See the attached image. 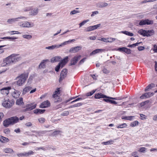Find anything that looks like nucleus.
<instances>
[{"instance_id": "obj_51", "label": "nucleus", "mask_w": 157, "mask_h": 157, "mask_svg": "<svg viewBox=\"0 0 157 157\" xmlns=\"http://www.w3.org/2000/svg\"><path fill=\"white\" fill-rule=\"evenodd\" d=\"M83 58L82 59H86L85 58H83L82 56L80 55H78L74 57L73 59H79Z\"/></svg>"}, {"instance_id": "obj_23", "label": "nucleus", "mask_w": 157, "mask_h": 157, "mask_svg": "<svg viewBox=\"0 0 157 157\" xmlns=\"http://www.w3.org/2000/svg\"><path fill=\"white\" fill-rule=\"evenodd\" d=\"M0 141L3 143H5L9 142V140L8 138L1 136H0Z\"/></svg>"}, {"instance_id": "obj_40", "label": "nucleus", "mask_w": 157, "mask_h": 157, "mask_svg": "<svg viewBox=\"0 0 157 157\" xmlns=\"http://www.w3.org/2000/svg\"><path fill=\"white\" fill-rule=\"evenodd\" d=\"M95 91L96 90H93L89 92L86 93V96H91L95 92Z\"/></svg>"}, {"instance_id": "obj_36", "label": "nucleus", "mask_w": 157, "mask_h": 157, "mask_svg": "<svg viewBox=\"0 0 157 157\" xmlns=\"http://www.w3.org/2000/svg\"><path fill=\"white\" fill-rule=\"evenodd\" d=\"M127 125L126 123H124L119 124L116 127L117 128H126Z\"/></svg>"}, {"instance_id": "obj_12", "label": "nucleus", "mask_w": 157, "mask_h": 157, "mask_svg": "<svg viewBox=\"0 0 157 157\" xmlns=\"http://www.w3.org/2000/svg\"><path fill=\"white\" fill-rule=\"evenodd\" d=\"M154 93L153 92L146 93L143 94L140 98L142 99H144L146 98H148L153 95Z\"/></svg>"}, {"instance_id": "obj_37", "label": "nucleus", "mask_w": 157, "mask_h": 157, "mask_svg": "<svg viewBox=\"0 0 157 157\" xmlns=\"http://www.w3.org/2000/svg\"><path fill=\"white\" fill-rule=\"evenodd\" d=\"M113 141L112 140H110L109 141L106 142H104L102 143V144L104 145H109L113 144Z\"/></svg>"}, {"instance_id": "obj_5", "label": "nucleus", "mask_w": 157, "mask_h": 157, "mask_svg": "<svg viewBox=\"0 0 157 157\" xmlns=\"http://www.w3.org/2000/svg\"><path fill=\"white\" fill-rule=\"evenodd\" d=\"M36 106V104L34 103H32L30 104H27L25 106L26 108L23 109L21 111L23 112H27L31 110L34 109ZM22 108H25V107H22Z\"/></svg>"}, {"instance_id": "obj_61", "label": "nucleus", "mask_w": 157, "mask_h": 157, "mask_svg": "<svg viewBox=\"0 0 157 157\" xmlns=\"http://www.w3.org/2000/svg\"><path fill=\"white\" fill-rule=\"evenodd\" d=\"M4 115L2 113H0V122L2 121V119L4 117Z\"/></svg>"}, {"instance_id": "obj_42", "label": "nucleus", "mask_w": 157, "mask_h": 157, "mask_svg": "<svg viewBox=\"0 0 157 157\" xmlns=\"http://www.w3.org/2000/svg\"><path fill=\"white\" fill-rule=\"evenodd\" d=\"M22 37L24 38L27 39H30L32 38V36L29 35H24L22 36Z\"/></svg>"}, {"instance_id": "obj_28", "label": "nucleus", "mask_w": 157, "mask_h": 157, "mask_svg": "<svg viewBox=\"0 0 157 157\" xmlns=\"http://www.w3.org/2000/svg\"><path fill=\"white\" fill-rule=\"evenodd\" d=\"M110 99L106 98L104 99L103 100L109 103L112 104H116L117 103L115 101L111 100Z\"/></svg>"}, {"instance_id": "obj_17", "label": "nucleus", "mask_w": 157, "mask_h": 157, "mask_svg": "<svg viewBox=\"0 0 157 157\" xmlns=\"http://www.w3.org/2000/svg\"><path fill=\"white\" fill-rule=\"evenodd\" d=\"M17 105L20 106H23L24 105V103L23 101V98L22 97L20 98L17 99L16 102Z\"/></svg>"}, {"instance_id": "obj_22", "label": "nucleus", "mask_w": 157, "mask_h": 157, "mask_svg": "<svg viewBox=\"0 0 157 157\" xmlns=\"http://www.w3.org/2000/svg\"><path fill=\"white\" fill-rule=\"evenodd\" d=\"M75 40V39H72L71 40H69L68 41L64 42L63 43H61L60 44L57 45L58 46H60V47L63 46L65 45H66L69 43H71L72 42H74Z\"/></svg>"}, {"instance_id": "obj_27", "label": "nucleus", "mask_w": 157, "mask_h": 157, "mask_svg": "<svg viewBox=\"0 0 157 157\" xmlns=\"http://www.w3.org/2000/svg\"><path fill=\"white\" fill-rule=\"evenodd\" d=\"M109 4L105 2H101L98 3V6L99 8H103L107 6H109Z\"/></svg>"}, {"instance_id": "obj_9", "label": "nucleus", "mask_w": 157, "mask_h": 157, "mask_svg": "<svg viewBox=\"0 0 157 157\" xmlns=\"http://www.w3.org/2000/svg\"><path fill=\"white\" fill-rule=\"evenodd\" d=\"M101 24H99L93 26H91L87 27L86 29H84L85 32H90L93 30H94L97 29L98 28L100 27Z\"/></svg>"}, {"instance_id": "obj_31", "label": "nucleus", "mask_w": 157, "mask_h": 157, "mask_svg": "<svg viewBox=\"0 0 157 157\" xmlns=\"http://www.w3.org/2000/svg\"><path fill=\"white\" fill-rule=\"evenodd\" d=\"M3 151L6 153H13V150L10 148H6L3 150Z\"/></svg>"}, {"instance_id": "obj_47", "label": "nucleus", "mask_w": 157, "mask_h": 157, "mask_svg": "<svg viewBox=\"0 0 157 157\" xmlns=\"http://www.w3.org/2000/svg\"><path fill=\"white\" fill-rule=\"evenodd\" d=\"M102 71L105 74L109 73L110 72L109 70L105 68H104L103 69Z\"/></svg>"}, {"instance_id": "obj_49", "label": "nucleus", "mask_w": 157, "mask_h": 157, "mask_svg": "<svg viewBox=\"0 0 157 157\" xmlns=\"http://www.w3.org/2000/svg\"><path fill=\"white\" fill-rule=\"evenodd\" d=\"M17 156L19 157H22L23 156H25V152L23 153H20L17 154Z\"/></svg>"}, {"instance_id": "obj_48", "label": "nucleus", "mask_w": 157, "mask_h": 157, "mask_svg": "<svg viewBox=\"0 0 157 157\" xmlns=\"http://www.w3.org/2000/svg\"><path fill=\"white\" fill-rule=\"evenodd\" d=\"M38 120L39 122L41 123H43L45 121V119L44 118L41 117L38 119Z\"/></svg>"}, {"instance_id": "obj_4", "label": "nucleus", "mask_w": 157, "mask_h": 157, "mask_svg": "<svg viewBox=\"0 0 157 157\" xmlns=\"http://www.w3.org/2000/svg\"><path fill=\"white\" fill-rule=\"evenodd\" d=\"M14 101L13 100H10L8 98L4 99V101L2 103V105L6 108H10L14 104Z\"/></svg>"}, {"instance_id": "obj_64", "label": "nucleus", "mask_w": 157, "mask_h": 157, "mask_svg": "<svg viewBox=\"0 0 157 157\" xmlns=\"http://www.w3.org/2000/svg\"><path fill=\"white\" fill-rule=\"evenodd\" d=\"M144 47L143 46H139L138 47V49L139 51H141L144 49Z\"/></svg>"}, {"instance_id": "obj_44", "label": "nucleus", "mask_w": 157, "mask_h": 157, "mask_svg": "<svg viewBox=\"0 0 157 157\" xmlns=\"http://www.w3.org/2000/svg\"><path fill=\"white\" fill-rule=\"evenodd\" d=\"M33 152L32 151H30L28 152H25V156H29V155L33 154Z\"/></svg>"}, {"instance_id": "obj_24", "label": "nucleus", "mask_w": 157, "mask_h": 157, "mask_svg": "<svg viewBox=\"0 0 157 157\" xmlns=\"http://www.w3.org/2000/svg\"><path fill=\"white\" fill-rule=\"evenodd\" d=\"M62 132V131L60 130H55L52 133H51V135L53 136H56L58 135H61V133Z\"/></svg>"}, {"instance_id": "obj_8", "label": "nucleus", "mask_w": 157, "mask_h": 157, "mask_svg": "<svg viewBox=\"0 0 157 157\" xmlns=\"http://www.w3.org/2000/svg\"><path fill=\"white\" fill-rule=\"evenodd\" d=\"M67 70L66 69H63L61 72L60 77L59 79V81L60 82L67 76Z\"/></svg>"}, {"instance_id": "obj_3", "label": "nucleus", "mask_w": 157, "mask_h": 157, "mask_svg": "<svg viewBox=\"0 0 157 157\" xmlns=\"http://www.w3.org/2000/svg\"><path fill=\"white\" fill-rule=\"evenodd\" d=\"M94 97L96 99H100L102 98H108L116 100H121L122 99V98L120 97L118 98H113L109 96H107L101 93L95 94Z\"/></svg>"}, {"instance_id": "obj_58", "label": "nucleus", "mask_w": 157, "mask_h": 157, "mask_svg": "<svg viewBox=\"0 0 157 157\" xmlns=\"http://www.w3.org/2000/svg\"><path fill=\"white\" fill-rule=\"evenodd\" d=\"M82 105V103H78L77 104H74L75 107H78Z\"/></svg>"}, {"instance_id": "obj_14", "label": "nucleus", "mask_w": 157, "mask_h": 157, "mask_svg": "<svg viewBox=\"0 0 157 157\" xmlns=\"http://www.w3.org/2000/svg\"><path fill=\"white\" fill-rule=\"evenodd\" d=\"M16 58H21L19 55L17 54H13L10 56L7 57L5 59H16Z\"/></svg>"}, {"instance_id": "obj_46", "label": "nucleus", "mask_w": 157, "mask_h": 157, "mask_svg": "<svg viewBox=\"0 0 157 157\" xmlns=\"http://www.w3.org/2000/svg\"><path fill=\"white\" fill-rule=\"evenodd\" d=\"M145 21V20H141L139 23V25H146Z\"/></svg>"}, {"instance_id": "obj_1", "label": "nucleus", "mask_w": 157, "mask_h": 157, "mask_svg": "<svg viewBox=\"0 0 157 157\" xmlns=\"http://www.w3.org/2000/svg\"><path fill=\"white\" fill-rule=\"evenodd\" d=\"M24 118V116L20 117L19 119L16 116L12 117L5 120L3 122V124L5 127H7L10 125H13L18 122L19 119L22 120Z\"/></svg>"}, {"instance_id": "obj_7", "label": "nucleus", "mask_w": 157, "mask_h": 157, "mask_svg": "<svg viewBox=\"0 0 157 157\" xmlns=\"http://www.w3.org/2000/svg\"><path fill=\"white\" fill-rule=\"evenodd\" d=\"M27 18L24 16H20L15 18L8 19L7 22L9 24H13L19 21V19L25 20Z\"/></svg>"}, {"instance_id": "obj_39", "label": "nucleus", "mask_w": 157, "mask_h": 157, "mask_svg": "<svg viewBox=\"0 0 157 157\" xmlns=\"http://www.w3.org/2000/svg\"><path fill=\"white\" fill-rule=\"evenodd\" d=\"M146 24L147 25H152L153 23V21L149 19H145Z\"/></svg>"}, {"instance_id": "obj_15", "label": "nucleus", "mask_w": 157, "mask_h": 157, "mask_svg": "<svg viewBox=\"0 0 157 157\" xmlns=\"http://www.w3.org/2000/svg\"><path fill=\"white\" fill-rule=\"evenodd\" d=\"M11 59H3V63L1 64L2 66L4 67L6 65H9L10 63H12L14 62L13 61L10 60Z\"/></svg>"}, {"instance_id": "obj_26", "label": "nucleus", "mask_w": 157, "mask_h": 157, "mask_svg": "<svg viewBox=\"0 0 157 157\" xmlns=\"http://www.w3.org/2000/svg\"><path fill=\"white\" fill-rule=\"evenodd\" d=\"M155 86V84L154 83H151L147 86L145 89V92H147L151 89L152 88Z\"/></svg>"}, {"instance_id": "obj_57", "label": "nucleus", "mask_w": 157, "mask_h": 157, "mask_svg": "<svg viewBox=\"0 0 157 157\" xmlns=\"http://www.w3.org/2000/svg\"><path fill=\"white\" fill-rule=\"evenodd\" d=\"M82 99H83L82 98H77L75 100H74L73 101H71V103H72L73 102H76V101H78L80 100H82Z\"/></svg>"}, {"instance_id": "obj_29", "label": "nucleus", "mask_w": 157, "mask_h": 157, "mask_svg": "<svg viewBox=\"0 0 157 157\" xmlns=\"http://www.w3.org/2000/svg\"><path fill=\"white\" fill-rule=\"evenodd\" d=\"M60 46H58L57 45H55L46 47L45 48L47 49L52 50L58 48Z\"/></svg>"}, {"instance_id": "obj_13", "label": "nucleus", "mask_w": 157, "mask_h": 157, "mask_svg": "<svg viewBox=\"0 0 157 157\" xmlns=\"http://www.w3.org/2000/svg\"><path fill=\"white\" fill-rule=\"evenodd\" d=\"M82 49V47L81 46L72 47L70 49L69 52L71 53H75L81 50Z\"/></svg>"}, {"instance_id": "obj_56", "label": "nucleus", "mask_w": 157, "mask_h": 157, "mask_svg": "<svg viewBox=\"0 0 157 157\" xmlns=\"http://www.w3.org/2000/svg\"><path fill=\"white\" fill-rule=\"evenodd\" d=\"M60 67H61V66H60V64H59L57 66H56V67L55 69V71H56L58 72L59 71Z\"/></svg>"}, {"instance_id": "obj_62", "label": "nucleus", "mask_w": 157, "mask_h": 157, "mask_svg": "<svg viewBox=\"0 0 157 157\" xmlns=\"http://www.w3.org/2000/svg\"><path fill=\"white\" fill-rule=\"evenodd\" d=\"M89 21V19H87V20H86L83 21H82L81 23L82 24V25H83L86 23L87 22H88Z\"/></svg>"}, {"instance_id": "obj_43", "label": "nucleus", "mask_w": 157, "mask_h": 157, "mask_svg": "<svg viewBox=\"0 0 157 157\" xmlns=\"http://www.w3.org/2000/svg\"><path fill=\"white\" fill-rule=\"evenodd\" d=\"M146 150V148L145 147H141L140 148L138 151L140 152H145Z\"/></svg>"}, {"instance_id": "obj_25", "label": "nucleus", "mask_w": 157, "mask_h": 157, "mask_svg": "<svg viewBox=\"0 0 157 157\" xmlns=\"http://www.w3.org/2000/svg\"><path fill=\"white\" fill-rule=\"evenodd\" d=\"M45 111V109H37L34 110V113L35 114H42Z\"/></svg>"}, {"instance_id": "obj_55", "label": "nucleus", "mask_w": 157, "mask_h": 157, "mask_svg": "<svg viewBox=\"0 0 157 157\" xmlns=\"http://www.w3.org/2000/svg\"><path fill=\"white\" fill-rule=\"evenodd\" d=\"M99 13V12L98 11H95L93 12H92V13L91 15V17H93L95 16V15L98 14Z\"/></svg>"}, {"instance_id": "obj_21", "label": "nucleus", "mask_w": 157, "mask_h": 157, "mask_svg": "<svg viewBox=\"0 0 157 157\" xmlns=\"http://www.w3.org/2000/svg\"><path fill=\"white\" fill-rule=\"evenodd\" d=\"M56 97L55 98L53 96H52V97L54 99V101L55 102H59L62 101V99L60 97V96L56 95Z\"/></svg>"}, {"instance_id": "obj_45", "label": "nucleus", "mask_w": 157, "mask_h": 157, "mask_svg": "<svg viewBox=\"0 0 157 157\" xmlns=\"http://www.w3.org/2000/svg\"><path fill=\"white\" fill-rule=\"evenodd\" d=\"M141 42L136 43L134 44L131 45H129L128 46L129 47H134L136 46H138L139 44L141 43Z\"/></svg>"}, {"instance_id": "obj_11", "label": "nucleus", "mask_w": 157, "mask_h": 157, "mask_svg": "<svg viewBox=\"0 0 157 157\" xmlns=\"http://www.w3.org/2000/svg\"><path fill=\"white\" fill-rule=\"evenodd\" d=\"M51 105V104L48 100H46L42 102L40 105V107L42 108H44L47 107H48L50 106Z\"/></svg>"}, {"instance_id": "obj_30", "label": "nucleus", "mask_w": 157, "mask_h": 157, "mask_svg": "<svg viewBox=\"0 0 157 157\" xmlns=\"http://www.w3.org/2000/svg\"><path fill=\"white\" fill-rule=\"evenodd\" d=\"M60 93V88H56V90L54 92L52 95L55 98L56 95H58Z\"/></svg>"}, {"instance_id": "obj_20", "label": "nucleus", "mask_w": 157, "mask_h": 157, "mask_svg": "<svg viewBox=\"0 0 157 157\" xmlns=\"http://www.w3.org/2000/svg\"><path fill=\"white\" fill-rule=\"evenodd\" d=\"M104 51V49H97L93 51L92 52H91L90 54V56H92L93 55H95L97 53H98L100 52H103Z\"/></svg>"}, {"instance_id": "obj_10", "label": "nucleus", "mask_w": 157, "mask_h": 157, "mask_svg": "<svg viewBox=\"0 0 157 157\" xmlns=\"http://www.w3.org/2000/svg\"><path fill=\"white\" fill-rule=\"evenodd\" d=\"M11 89V87L10 86L4 87L1 90L0 92L2 94L5 95H7L9 93L10 90Z\"/></svg>"}, {"instance_id": "obj_53", "label": "nucleus", "mask_w": 157, "mask_h": 157, "mask_svg": "<svg viewBox=\"0 0 157 157\" xmlns=\"http://www.w3.org/2000/svg\"><path fill=\"white\" fill-rule=\"evenodd\" d=\"M115 38H108V42H112L116 40Z\"/></svg>"}, {"instance_id": "obj_35", "label": "nucleus", "mask_w": 157, "mask_h": 157, "mask_svg": "<svg viewBox=\"0 0 157 157\" xmlns=\"http://www.w3.org/2000/svg\"><path fill=\"white\" fill-rule=\"evenodd\" d=\"M138 33L141 35H143L144 36H146L145 35L147 33V30H144L143 29H141L139 30Z\"/></svg>"}, {"instance_id": "obj_52", "label": "nucleus", "mask_w": 157, "mask_h": 157, "mask_svg": "<svg viewBox=\"0 0 157 157\" xmlns=\"http://www.w3.org/2000/svg\"><path fill=\"white\" fill-rule=\"evenodd\" d=\"M69 114V112L68 111H66L63 112L61 115L62 116H67Z\"/></svg>"}, {"instance_id": "obj_16", "label": "nucleus", "mask_w": 157, "mask_h": 157, "mask_svg": "<svg viewBox=\"0 0 157 157\" xmlns=\"http://www.w3.org/2000/svg\"><path fill=\"white\" fill-rule=\"evenodd\" d=\"M39 9L36 7L33 9L30 12V14L32 16H35L38 13Z\"/></svg>"}, {"instance_id": "obj_19", "label": "nucleus", "mask_w": 157, "mask_h": 157, "mask_svg": "<svg viewBox=\"0 0 157 157\" xmlns=\"http://www.w3.org/2000/svg\"><path fill=\"white\" fill-rule=\"evenodd\" d=\"M20 94V93L19 91L15 90L14 91L12 94V95L13 98H17L19 97Z\"/></svg>"}, {"instance_id": "obj_54", "label": "nucleus", "mask_w": 157, "mask_h": 157, "mask_svg": "<svg viewBox=\"0 0 157 157\" xmlns=\"http://www.w3.org/2000/svg\"><path fill=\"white\" fill-rule=\"evenodd\" d=\"M124 50L125 51H124V52L126 53L129 54H130L131 53V50H130V49H128L125 48Z\"/></svg>"}, {"instance_id": "obj_33", "label": "nucleus", "mask_w": 157, "mask_h": 157, "mask_svg": "<svg viewBox=\"0 0 157 157\" xmlns=\"http://www.w3.org/2000/svg\"><path fill=\"white\" fill-rule=\"evenodd\" d=\"M147 33L145 35L146 36H148L153 35L154 33V31L153 29L147 30Z\"/></svg>"}, {"instance_id": "obj_2", "label": "nucleus", "mask_w": 157, "mask_h": 157, "mask_svg": "<svg viewBox=\"0 0 157 157\" xmlns=\"http://www.w3.org/2000/svg\"><path fill=\"white\" fill-rule=\"evenodd\" d=\"M29 74L28 72H24L17 77L16 79L18 80L15 82L16 84L19 86L23 85L28 78Z\"/></svg>"}, {"instance_id": "obj_32", "label": "nucleus", "mask_w": 157, "mask_h": 157, "mask_svg": "<svg viewBox=\"0 0 157 157\" xmlns=\"http://www.w3.org/2000/svg\"><path fill=\"white\" fill-rule=\"evenodd\" d=\"M32 89V87L30 86H26L24 88L23 91V94H25L28 92H29Z\"/></svg>"}, {"instance_id": "obj_18", "label": "nucleus", "mask_w": 157, "mask_h": 157, "mask_svg": "<svg viewBox=\"0 0 157 157\" xmlns=\"http://www.w3.org/2000/svg\"><path fill=\"white\" fill-rule=\"evenodd\" d=\"M49 59H44L43 61L40 63L39 66V68H42L45 67V64L47 62H49Z\"/></svg>"}, {"instance_id": "obj_63", "label": "nucleus", "mask_w": 157, "mask_h": 157, "mask_svg": "<svg viewBox=\"0 0 157 157\" xmlns=\"http://www.w3.org/2000/svg\"><path fill=\"white\" fill-rule=\"evenodd\" d=\"M134 117V116H128L127 120L132 121V118Z\"/></svg>"}, {"instance_id": "obj_6", "label": "nucleus", "mask_w": 157, "mask_h": 157, "mask_svg": "<svg viewBox=\"0 0 157 157\" xmlns=\"http://www.w3.org/2000/svg\"><path fill=\"white\" fill-rule=\"evenodd\" d=\"M19 24V26L22 28H31L34 26L33 23L27 21H21Z\"/></svg>"}, {"instance_id": "obj_59", "label": "nucleus", "mask_w": 157, "mask_h": 157, "mask_svg": "<svg viewBox=\"0 0 157 157\" xmlns=\"http://www.w3.org/2000/svg\"><path fill=\"white\" fill-rule=\"evenodd\" d=\"M125 47H122L119 48L117 49V50L120 52H124L125 51Z\"/></svg>"}, {"instance_id": "obj_50", "label": "nucleus", "mask_w": 157, "mask_h": 157, "mask_svg": "<svg viewBox=\"0 0 157 157\" xmlns=\"http://www.w3.org/2000/svg\"><path fill=\"white\" fill-rule=\"evenodd\" d=\"M79 13V11L76 10H73L72 11H71L70 13V14L71 15H73L75 14L76 13Z\"/></svg>"}, {"instance_id": "obj_38", "label": "nucleus", "mask_w": 157, "mask_h": 157, "mask_svg": "<svg viewBox=\"0 0 157 157\" xmlns=\"http://www.w3.org/2000/svg\"><path fill=\"white\" fill-rule=\"evenodd\" d=\"M139 124V122L138 121H135L132 122L130 125L132 127H134L138 125Z\"/></svg>"}, {"instance_id": "obj_41", "label": "nucleus", "mask_w": 157, "mask_h": 157, "mask_svg": "<svg viewBox=\"0 0 157 157\" xmlns=\"http://www.w3.org/2000/svg\"><path fill=\"white\" fill-rule=\"evenodd\" d=\"M78 61V59H72L70 63V65H75Z\"/></svg>"}, {"instance_id": "obj_34", "label": "nucleus", "mask_w": 157, "mask_h": 157, "mask_svg": "<svg viewBox=\"0 0 157 157\" xmlns=\"http://www.w3.org/2000/svg\"><path fill=\"white\" fill-rule=\"evenodd\" d=\"M68 59H62V60L59 63V64H60L61 68H62L66 64L67 62Z\"/></svg>"}, {"instance_id": "obj_60", "label": "nucleus", "mask_w": 157, "mask_h": 157, "mask_svg": "<svg viewBox=\"0 0 157 157\" xmlns=\"http://www.w3.org/2000/svg\"><path fill=\"white\" fill-rule=\"evenodd\" d=\"M99 40H101L102 41L105 42H108V38H101V39H99Z\"/></svg>"}]
</instances>
